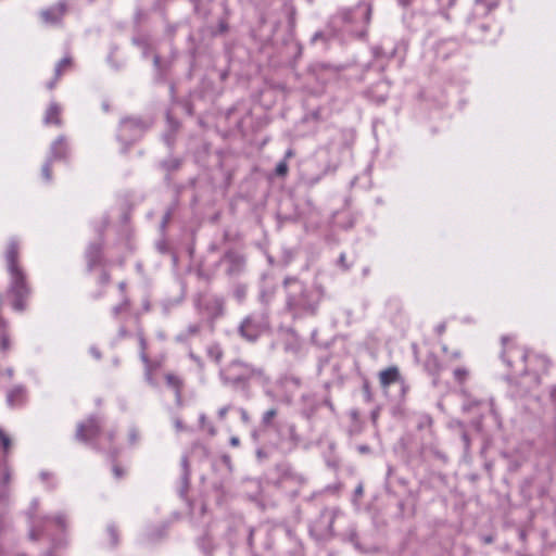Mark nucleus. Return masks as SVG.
Masks as SVG:
<instances>
[{"label":"nucleus","instance_id":"obj_1","mask_svg":"<svg viewBox=\"0 0 556 556\" xmlns=\"http://www.w3.org/2000/svg\"><path fill=\"white\" fill-rule=\"evenodd\" d=\"M7 269L10 276L8 295L13 309L23 312L31 294V288L27 281L26 273L18 263V245L11 241L5 252Z\"/></svg>","mask_w":556,"mask_h":556},{"label":"nucleus","instance_id":"obj_2","mask_svg":"<svg viewBox=\"0 0 556 556\" xmlns=\"http://www.w3.org/2000/svg\"><path fill=\"white\" fill-rule=\"evenodd\" d=\"M503 345L504 351L502 357L508 367L515 368L517 374H526L531 370L533 371V374H535V376H538V372L535 370L525 365L528 355L522 348L508 344L506 338H503Z\"/></svg>","mask_w":556,"mask_h":556},{"label":"nucleus","instance_id":"obj_3","mask_svg":"<svg viewBox=\"0 0 556 556\" xmlns=\"http://www.w3.org/2000/svg\"><path fill=\"white\" fill-rule=\"evenodd\" d=\"M254 375V369L241 362H231L220 369V378L225 384L238 386Z\"/></svg>","mask_w":556,"mask_h":556},{"label":"nucleus","instance_id":"obj_4","mask_svg":"<svg viewBox=\"0 0 556 556\" xmlns=\"http://www.w3.org/2000/svg\"><path fill=\"white\" fill-rule=\"evenodd\" d=\"M101 422L97 417H90L86 422L78 424L76 439L81 442H88L99 435Z\"/></svg>","mask_w":556,"mask_h":556},{"label":"nucleus","instance_id":"obj_5","mask_svg":"<svg viewBox=\"0 0 556 556\" xmlns=\"http://www.w3.org/2000/svg\"><path fill=\"white\" fill-rule=\"evenodd\" d=\"M144 125L141 121L127 117L121 122L119 138L122 140H135L142 135Z\"/></svg>","mask_w":556,"mask_h":556},{"label":"nucleus","instance_id":"obj_6","mask_svg":"<svg viewBox=\"0 0 556 556\" xmlns=\"http://www.w3.org/2000/svg\"><path fill=\"white\" fill-rule=\"evenodd\" d=\"M66 12V5L63 2L58 3L47 10L41 11L40 15L46 24L56 25L62 21Z\"/></svg>","mask_w":556,"mask_h":556},{"label":"nucleus","instance_id":"obj_7","mask_svg":"<svg viewBox=\"0 0 556 556\" xmlns=\"http://www.w3.org/2000/svg\"><path fill=\"white\" fill-rule=\"evenodd\" d=\"M26 391L22 387H15L7 394V403L11 407H17L25 403Z\"/></svg>","mask_w":556,"mask_h":556},{"label":"nucleus","instance_id":"obj_8","mask_svg":"<svg viewBox=\"0 0 556 556\" xmlns=\"http://www.w3.org/2000/svg\"><path fill=\"white\" fill-rule=\"evenodd\" d=\"M67 154V144L64 137H59L52 144L50 150V161L62 160Z\"/></svg>","mask_w":556,"mask_h":556},{"label":"nucleus","instance_id":"obj_9","mask_svg":"<svg viewBox=\"0 0 556 556\" xmlns=\"http://www.w3.org/2000/svg\"><path fill=\"white\" fill-rule=\"evenodd\" d=\"M61 106L55 103V102H52L50 103V105L48 106L47 111H46V114H45V118H43V122L46 125H49V124H54L56 126H61L62 125V121H61Z\"/></svg>","mask_w":556,"mask_h":556},{"label":"nucleus","instance_id":"obj_10","mask_svg":"<svg viewBox=\"0 0 556 556\" xmlns=\"http://www.w3.org/2000/svg\"><path fill=\"white\" fill-rule=\"evenodd\" d=\"M426 370L433 377V384L439 382V376L442 370L440 361L434 355H429L425 363Z\"/></svg>","mask_w":556,"mask_h":556},{"label":"nucleus","instance_id":"obj_11","mask_svg":"<svg viewBox=\"0 0 556 556\" xmlns=\"http://www.w3.org/2000/svg\"><path fill=\"white\" fill-rule=\"evenodd\" d=\"M400 379V372L397 367H389L379 374V381L383 388H388L390 384L396 382Z\"/></svg>","mask_w":556,"mask_h":556},{"label":"nucleus","instance_id":"obj_12","mask_svg":"<svg viewBox=\"0 0 556 556\" xmlns=\"http://www.w3.org/2000/svg\"><path fill=\"white\" fill-rule=\"evenodd\" d=\"M240 332L248 340L253 341L258 337L260 329L251 318H247L240 326Z\"/></svg>","mask_w":556,"mask_h":556},{"label":"nucleus","instance_id":"obj_13","mask_svg":"<svg viewBox=\"0 0 556 556\" xmlns=\"http://www.w3.org/2000/svg\"><path fill=\"white\" fill-rule=\"evenodd\" d=\"M101 251L102 248L100 243H92L88 247L86 257L90 269L100 263Z\"/></svg>","mask_w":556,"mask_h":556},{"label":"nucleus","instance_id":"obj_14","mask_svg":"<svg viewBox=\"0 0 556 556\" xmlns=\"http://www.w3.org/2000/svg\"><path fill=\"white\" fill-rule=\"evenodd\" d=\"M166 384L174 390L176 395V402L179 405L181 402V388H182V381L181 379L174 375V374H166L165 375Z\"/></svg>","mask_w":556,"mask_h":556},{"label":"nucleus","instance_id":"obj_15","mask_svg":"<svg viewBox=\"0 0 556 556\" xmlns=\"http://www.w3.org/2000/svg\"><path fill=\"white\" fill-rule=\"evenodd\" d=\"M453 376L457 383L463 384L469 377V371L465 367H457L454 369Z\"/></svg>","mask_w":556,"mask_h":556},{"label":"nucleus","instance_id":"obj_16","mask_svg":"<svg viewBox=\"0 0 556 556\" xmlns=\"http://www.w3.org/2000/svg\"><path fill=\"white\" fill-rule=\"evenodd\" d=\"M106 531H108V534L110 538L111 546L115 547L119 542L118 530L116 529V527L114 525H109Z\"/></svg>","mask_w":556,"mask_h":556},{"label":"nucleus","instance_id":"obj_17","mask_svg":"<svg viewBox=\"0 0 556 556\" xmlns=\"http://www.w3.org/2000/svg\"><path fill=\"white\" fill-rule=\"evenodd\" d=\"M72 66L71 58H63L55 66V76L61 77L62 73Z\"/></svg>","mask_w":556,"mask_h":556},{"label":"nucleus","instance_id":"obj_18","mask_svg":"<svg viewBox=\"0 0 556 556\" xmlns=\"http://www.w3.org/2000/svg\"><path fill=\"white\" fill-rule=\"evenodd\" d=\"M224 311V303L222 300L215 299L211 303V317L212 316H219L223 314Z\"/></svg>","mask_w":556,"mask_h":556},{"label":"nucleus","instance_id":"obj_19","mask_svg":"<svg viewBox=\"0 0 556 556\" xmlns=\"http://www.w3.org/2000/svg\"><path fill=\"white\" fill-rule=\"evenodd\" d=\"M0 443L3 448L4 454H8L11 448L12 441H11L10 437L2 429H0Z\"/></svg>","mask_w":556,"mask_h":556},{"label":"nucleus","instance_id":"obj_20","mask_svg":"<svg viewBox=\"0 0 556 556\" xmlns=\"http://www.w3.org/2000/svg\"><path fill=\"white\" fill-rule=\"evenodd\" d=\"M7 326L3 329H0L1 332V351L7 353L10 349V339L5 332Z\"/></svg>","mask_w":556,"mask_h":556},{"label":"nucleus","instance_id":"obj_21","mask_svg":"<svg viewBox=\"0 0 556 556\" xmlns=\"http://www.w3.org/2000/svg\"><path fill=\"white\" fill-rule=\"evenodd\" d=\"M533 361H535L536 363L540 364L542 372L547 371L548 366H549V361L546 357L536 355L531 359V362H533Z\"/></svg>","mask_w":556,"mask_h":556},{"label":"nucleus","instance_id":"obj_22","mask_svg":"<svg viewBox=\"0 0 556 556\" xmlns=\"http://www.w3.org/2000/svg\"><path fill=\"white\" fill-rule=\"evenodd\" d=\"M288 163L286 160L280 161L276 166V174L278 176H285L288 173Z\"/></svg>","mask_w":556,"mask_h":556},{"label":"nucleus","instance_id":"obj_23","mask_svg":"<svg viewBox=\"0 0 556 556\" xmlns=\"http://www.w3.org/2000/svg\"><path fill=\"white\" fill-rule=\"evenodd\" d=\"M128 301L125 300L121 304L113 307L112 313L115 317H117L122 312H125L128 309Z\"/></svg>","mask_w":556,"mask_h":556},{"label":"nucleus","instance_id":"obj_24","mask_svg":"<svg viewBox=\"0 0 556 556\" xmlns=\"http://www.w3.org/2000/svg\"><path fill=\"white\" fill-rule=\"evenodd\" d=\"M51 163L52 161H50L48 159V161L46 162V164L42 166V176L45 177V179L47 181H50L51 180V177H52V173H51Z\"/></svg>","mask_w":556,"mask_h":556},{"label":"nucleus","instance_id":"obj_25","mask_svg":"<svg viewBox=\"0 0 556 556\" xmlns=\"http://www.w3.org/2000/svg\"><path fill=\"white\" fill-rule=\"evenodd\" d=\"M277 415V410L275 408H271V409H268L264 415H263V424L265 425H269L270 421L273 420V418H275V416Z\"/></svg>","mask_w":556,"mask_h":556},{"label":"nucleus","instance_id":"obj_26","mask_svg":"<svg viewBox=\"0 0 556 556\" xmlns=\"http://www.w3.org/2000/svg\"><path fill=\"white\" fill-rule=\"evenodd\" d=\"M140 346H141L140 358L144 364H149V358L146 353L147 342H146L144 338H142V337L140 338Z\"/></svg>","mask_w":556,"mask_h":556},{"label":"nucleus","instance_id":"obj_27","mask_svg":"<svg viewBox=\"0 0 556 556\" xmlns=\"http://www.w3.org/2000/svg\"><path fill=\"white\" fill-rule=\"evenodd\" d=\"M53 521L55 522V525L61 528V529H64L66 527V518L64 515L62 514H59L56 515L54 518H53Z\"/></svg>","mask_w":556,"mask_h":556},{"label":"nucleus","instance_id":"obj_28","mask_svg":"<svg viewBox=\"0 0 556 556\" xmlns=\"http://www.w3.org/2000/svg\"><path fill=\"white\" fill-rule=\"evenodd\" d=\"M40 535H41V531L37 528V526L35 525V521H33V525H31V528L29 531V538L31 540H38Z\"/></svg>","mask_w":556,"mask_h":556},{"label":"nucleus","instance_id":"obj_29","mask_svg":"<svg viewBox=\"0 0 556 556\" xmlns=\"http://www.w3.org/2000/svg\"><path fill=\"white\" fill-rule=\"evenodd\" d=\"M146 366H147V368H146V380H147V382L149 384L154 387L155 386V381H154V379L152 377V374H151V368H150L151 365H150V363L146 364Z\"/></svg>","mask_w":556,"mask_h":556},{"label":"nucleus","instance_id":"obj_30","mask_svg":"<svg viewBox=\"0 0 556 556\" xmlns=\"http://www.w3.org/2000/svg\"><path fill=\"white\" fill-rule=\"evenodd\" d=\"M211 356H214L215 361L219 362L222 356L220 350L217 346H214L213 349H211Z\"/></svg>","mask_w":556,"mask_h":556},{"label":"nucleus","instance_id":"obj_31","mask_svg":"<svg viewBox=\"0 0 556 556\" xmlns=\"http://www.w3.org/2000/svg\"><path fill=\"white\" fill-rule=\"evenodd\" d=\"M129 439L131 443H136L138 440V431L136 429H131L129 432Z\"/></svg>","mask_w":556,"mask_h":556},{"label":"nucleus","instance_id":"obj_32","mask_svg":"<svg viewBox=\"0 0 556 556\" xmlns=\"http://www.w3.org/2000/svg\"><path fill=\"white\" fill-rule=\"evenodd\" d=\"M478 404H479V402H478V401H472V402L465 403V404L463 405V409H464L465 412H468V410H470V409H471V407H472V406H476V405H478Z\"/></svg>","mask_w":556,"mask_h":556},{"label":"nucleus","instance_id":"obj_33","mask_svg":"<svg viewBox=\"0 0 556 556\" xmlns=\"http://www.w3.org/2000/svg\"><path fill=\"white\" fill-rule=\"evenodd\" d=\"M181 463H182V467H184V479L187 480V476H188V460H187V457H184Z\"/></svg>","mask_w":556,"mask_h":556},{"label":"nucleus","instance_id":"obj_34","mask_svg":"<svg viewBox=\"0 0 556 556\" xmlns=\"http://www.w3.org/2000/svg\"><path fill=\"white\" fill-rule=\"evenodd\" d=\"M10 481H11V473L8 469H5L4 475H3V483L9 484Z\"/></svg>","mask_w":556,"mask_h":556},{"label":"nucleus","instance_id":"obj_35","mask_svg":"<svg viewBox=\"0 0 556 556\" xmlns=\"http://www.w3.org/2000/svg\"><path fill=\"white\" fill-rule=\"evenodd\" d=\"M169 218H170V213H166L165 216L163 217V220H162V224H161V227L162 228H165L167 223L169 222Z\"/></svg>","mask_w":556,"mask_h":556},{"label":"nucleus","instance_id":"obj_36","mask_svg":"<svg viewBox=\"0 0 556 556\" xmlns=\"http://www.w3.org/2000/svg\"><path fill=\"white\" fill-rule=\"evenodd\" d=\"M113 472H114V475H115V477H116V478H122V477H123V475H124L123 470H122L119 467H117V466H115V467L113 468Z\"/></svg>","mask_w":556,"mask_h":556},{"label":"nucleus","instance_id":"obj_37","mask_svg":"<svg viewBox=\"0 0 556 556\" xmlns=\"http://www.w3.org/2000/svg\"><path fill=\"white\" fill-rule=\"evenodd\" d=\"M59 78H60V77H56V76H55V77H54V79H52L51 81H49V83L47 84V88H48V89H50V90H52V89L55 87V84H56V81H58V79H59Z\"/></svg>","mask_w":556,"mask_h":556},{"label":"nucleus","instance_id":"obj_38","mask_svg":"<svg viewBox=\"0 0 556 556\" xmlns=\"http://www.w3.org/2000/svg\"><path fill=\"white\" fill-rule=\"evenodd\" d=\"M101 282H102V283H109V282H110V275H109L108 273H105V271H104V273L101 275Z\"/></svg>","mask_w":556,"mask_h":556},{"label":"nucleus","instance_id":"obj_39","mask_svg":"<svg viewBox=\"0 0 556 556\" xmlns=\"http://www.w3.org/2000/svg\"><path fill=\"white\" fill-rule=\"evenodd\" d=\"M450 357L452 359H458V358L462 357V353H460V351H454V352L451 353Z\"/></svg>","mask_w":556,"mask_h":556},{"label":"nucleus","instance_id":"obj_40","mask_svg":"<svg viewBox=\"0 0 556 556\" xmlns=\"http://www.w3.org/2000/svg\"><path fill=\"white\" fill-rule=\"evenodd\" d=\"M240 414H241V418L244 422H249V415L248 413L244 410V409H241L240 410Z\"/></svg>","mask_w":556,"mask_h":556},{"label":"nucleus","instance_id":"obj_41","mask_svg":"<svg viewBox=\"0 0 556 556\" xmlns=\"http://www.w3.org/2000/svg\"><path fill=\"white\" fill-rule=\"evenodd\" d=\"M175 427H176L177 431H181L184 429V426H182V422L180 419L175 420Z\"/></svg>","mask_w":556,"mask_h":556},{"label":"nucleus","instance_id":"obj_42","mask_svg":"<svg viewBox=\"0 0 556 556\" xmlns=\"http://www.w3.org/2000/svg\"><path fill=\"white\" fill-rule=\"evenodd\" d=\"M38 506H39V502L37 500H35L31 504V514L36 513V510L38 509Z\"/></svg>","mask_w":556,"mask_h":556},{"label":"nucleus","instance_id":"obj_43","mask_svg":"<svg viewBox=\"0 0 556 556\" xmlns=\"http://www.w3.org/2000/svg\"><path fill=\"white\" fill-rule=\"evenodd\" d=\"M230 443L232 446H238L239 445V439L233 437L230 439Z\"/></svg>","mask_w":556,"mask_h":556},{"label":"nucleus","instance_id":"obj_44","mask_svg":"<svg viewBox=\"0 0 556 556\" xmlns=\"http://www.w3.org/2000/svg\"><path fill=\"white\" fill-rule=\"evenodd\" d=\"M292 156H293V151H292L291 149H289V150L286 152V159H285V160L287 161V159H290V157H292Z\"/></svg>","mask_w":556,"mask_h":556},{"label":"nucleus","instance_id":"obj_45","mask_svg":"<svg viewBox=\"0 0 556 556\" xmlns=\"http://www.w3.org/2000/svg\"><path fill=\"white\" fill-rule=\"evenodd\" d=\"M226 412H227V408H222V409L219 410V416H220V417H224V416L226 415Z\"/></svg>","mask_w":556,"mask_h":556},{"label":"nucleus","instance_id":"obj_46","mask_svg":"<svg viewBox=\"0 0 556 556\" xmlns=\"http://www.w3.org/2000/svg\"><path fill=\"white\" fill-rule=\"evenodd\" d=\"M445 327L443 325L438 327V332L442 333L444 331Z\"/></svg>","mask_w":556,"mask_h":556},{"label":"nucleus","instance_id":"obj_47","mask_svg":"<svg viewBox=\"0 0 556 556\" xmlns=\"http://www.w3.org/2000/svg\"><path fill=\"white\" fill-rule=\"evenodd\" d=\"M159 62H160V56H159V55H155V56H154V64H155V65H159Z\"/></svg>","mask_w":556,"mask_h":556},{"label":"nucleus","instance_id":"obj_48","mask_svg":"<svg viewBox=\"0 0 556 556\" xmlns=\"http://www.w3.org/2000/svg\"><path fill=\"white\" fill-rule=\"evenodd\" d=\"M200 513H201L202 516H204V514H205V506L204 505L200 508Z\"/></svg>","mask_w":556,"mask_h":556},{"label":"nucleus","instance_id":"obj_49","mask_svg":"<svg viewBox=\"0 0 556 556\" xmlns=\"http://www.w3.org/2000/svg\"><path fill=\"white\" fill-rule=\"evenodd\" d=\"M344 261H345V255H344V254H341V255H340V262L343 264V263H344Z\"/></svg>","mask_w":556,"mask_h":556},{"label":"nucleus","instance_id":"obj_50","mask_svg":"<svg viewBox=\"0 0 556 556\" xmlns=\"http://www.w3.org/2000/svg\"><path fill=\"white\" fill-rule=\"evenodd\" d=\"M224 462H225L226 464H229V463H230V458H229V456H225V457H224Z\"/></svg>","mask_w":556,"mask_h":556},{"label":"nucleus","instance_id":"obj_51","mask_svg":"<svg viewBox=\"0 0 556 556\" xmlns=\"http://www.w3.org/2000/svg\"><path fill=\"white\" fill-rule=\"evenodd\" d=\"M125 286H126V283H125V282H121V283H119V289H121V290H124V289H125Z\"/></svg>","mask_w":556,"mask_h":556},{"label":"nucleus","instance_id":"obj_52","mask_svg":"<svg viewBox=\"0 0 556 556\" xmlns=\"http://www.w3.org/2000/svg\"><path fill=\"white\" fill-rule=\"evenodd\" d=\"M200 420H201V422L203 424V422H204V420H205V415H201Z\"/></svg>","mask_w":556,"mask_h":556},{"label":"nucleus","instance_id":"obj_53","mask_svg":"<svg viewBox=\"0 0 556 556\" xmlns=\"http://www.w3.org/2000/svg\"><path fill=\"white\" fill-rule=\"evenodd\" d=\"M359 451H361V452H366V451H367V447H365V446H361V447H359Z\"/></svg>","mask_w":556,"mask_h":556},{"label":"nucleus","instance_id":"obj_54","mask_svg":"<svg viewBox=\"0 0 556 556\" xmlns=\"http://www.w3.org/2000/svg\"><path fill=\"white\" fill-rule=\"evenodd\" d=\"M356 492L361 494V493L363 492L362 486H358V488H357V490H356Z\"/></svg>","mask_w":556,"mask_h":556},{"label":"nucleus","instance_id":"obj_55","mask_svg":"<svg viewBox=\"0 0 556 556\" xmlns=\"http://www.w3.org/2000/svg\"><path fill=\"white\" fill-rule=\"evenodd\" d=\"M463 438H464L465 442L467 443L468 442L467 434H464Z\"/></svg>","mask_w":556,"mask_h":556},{"label":"nucleus","instance_id":"obj_56","mask_svg":"<svg viewBox=\"0 0 556 556\" xmlns=\"http://www.w3.org/2000/svg\"><path fill=\"white\" fill-rule=\"evenodd\" d=\"M12 374H13V370H12V369H9V370H8V375H9V376H12Z\"/></svg>","mask_w":556,"mask_h":556}]
</instances>
